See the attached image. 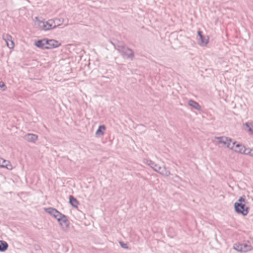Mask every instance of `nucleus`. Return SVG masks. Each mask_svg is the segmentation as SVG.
<instances>
[{
	"instance_id": "obj_1",
	"label": "nucleus",
	"mask_w": 253,
	"mask_h": 253,
	"mask_svg": "<svg viewBox=\"0 0 253 253\" xmlns=\"http://www.w3.org/2000/svg\"><path fill=\"white\" fill-rule=\"evenodd\" d=\"M215 139L217 140L219 143L226 146L227 148L233 150L234 152L240 154L244 153V150H246V147L241 144L237 143L236 141H232L231 138L225 137H215Z\"/></svg>"
},
{
	"instance_id": "obj_2",
	"label": "nucleus",
	"mask_w": 253,
	"mask_h": 253,
	"mask_svg": "<svg viewBox=\"0 0 253 253\" xmlns=\"http://www.w3.org/2000/svg\"><path fill=\"white\" fill-rule=\"evenodd\" d=\"M110 42L124 58L129 59L130 60L133 59L134 55L133 50L127 47L124 42L118 41L116 44L112 42Z\"/></svg>"
},
{
	"instance_id": "obj_3",
	"label": "nucleus",
	"mask_w": 253,
	"mask_h": 253,
	"mask_svg": "<svg viewBox=\"0 0 253 253\" xmlns=\"http://www.w3.org/2000/svg\"><path fill=\"white\" fill-rule=\"evenodd\" d=\"M253 245H251L249 241H247L244 243H236L233 246V249L238 252H247L253 249Z\"/></svg>"
},
{
	"instance_id": "obj_4",
	"label": "nucleus",
	"mask_w": 253,
	"mask_h": 253,
	"mask_svg": "<svg viewBox=\"0 0 253 253\" xmlns=\"http://www.w3.org/2000/svg\"><path fill=\"white\" fill-rule=\"evenodd\" d=\"M235 211L236 213L242 214L245 216L248 214L249 211V208L246 205V204L235 202L234 204Z\"/></svg>"
},
{
	"instance_id": "obj_5",
	"label": "nucleus",
	"mask_w": 253,
	"mask_h": 253,
	"mask_svg": "<svg viewBox=\"0 0 253 253\" xmlns=\"http://www.w3.org/2000/svg\"><path fill=\"white\" fill-rule=\"evenodd\" d=\"M55 215V218L57 220L60 225L63 229H67L69 227V221L65 215L58 211Z\"/></svg>"
},
{
	"instance_id": "obj_6",
	"label": "nucleus",
	"mask_w": 253,
	"mask_h": 253,
	"mask_svg": "<svg viewBox=\"0 0 253 253\" xmlns=\"http://www.w3.org/2000/svg\"><path fill=\"white\" fill-rule=\"evenodd\" d=\"M39 26L45 31L49 30L56 28L55 23L53 19H50L46 22H40Z\"/></svg>"
},
{
	"instance_id": "obj_7",
	"label": "nucleus",
	"mask_w": 253,
	"mask_h": 253,
	"mask_svg": "<svg viewBox=\"0 0 253 253\" xmlns=\"http://www.w3.org/2000/svg\"><path fill=\"white\" fill-rule=\"evenodd\" d=\"M153 169L164 176H168L170 175V171L165 166H160L156 164Z\"/></svg>"
},
{
	"instance_id": "obj_8",
	"label": "nucleus",
	"mask_w": 253,
	"mask_h": 253,
	"mask_svg": "<svg viewBox=\"0 0 253 253\" xmlns=\"http://www.w3.org/2000/svg\"><path fill=\"white\" fill-rule=\"evenodd\" d=\"M45 43L47 49L56 48L60 45V43L58 41L54 40H47L45 39Z\"/></svg>"
},
{
	"instance_id": "obj_9",
	"label": "nucleus",
	"mask_w": 253,
	"mask_h": 253,
	"mask_svg": "<svg viewBox=\"0 0 253 253\" xmlns=\"http://www.w3.org/2000/svg\"><path fill=\"white\" fill-rule=\"evenodd\" d=\"M3 40L6 42L7 46L10 48L12 49L14 47V42L12 40V37L9 35H5L3 36Z\"/></svg>"
},
{
	"instance_id": "obj_10",
	"label": "nucleus",
	"mask_w": 253,
	"mask_h": 253,
	"mask_svg": "<svg viewBox=\"0 0 253 253\" xmlns=\"http://www.w3.org/2000/svg\"><path fill=\"white\" fill-rule=\"evenodd\" d=\"M0 167L5 168L7 169H12V165L9 162L0 158Z\"/></svg>"
},
{
	"instance_id": "obj_11",
	"label": "nucleus",
	"mask_w": 253,
	"mask_h": 253,
	"mask_svg": "<svg viewBox=\"0 0 253 253\" xmlns=\"http://www.w3.org/2000/svg\"><path fill=\"white\" fill-rule=\"evenodd\" d=\"M25 139L28 142H35L38 139V136L33 133H28L25 136Z\"/></svg>"
},
{
	"instance_id": "obj_12",
	"label": "nucleus",
	"mask_w": 253,
	"mask_h": 253,
	"mask_svg": "<svg viewBox=\"0 0 253 253\" xmlns=\"http://www.w3.org/2000/svg\"><path fill=\"white\" fill-rule=\"evenodd\" d=\"M198 35L199 36L201 42L199 43L200 45L205 46L208 43V39L203 36L202 32L200 31H198Z\"/></svg>"
},
{
	"instance_id": "obj_13",
	"label": "nucleus",
	"mask_w": 253,
	"mask_h": 253,
	"mask_svg": "<svg viewBox=\"0 0 253 253\" xmlns=\"http://www.w3.org/2000/svg\"><path fill=\"white\" fill-rule=\"evenodd\" d=\"M45 39H43L42 40H38V41L35 42V45L40 48L42 49H46V46L45 44Z\"/></svg>"
},
{
	"instance_id": "obj_14",
	"label": "nucleus",
	"mask_w": 253,
	"mask_h": 253,
	"mask_svg": "<svg viewBox=\"0 0 253 253\" xmlns=\"http://www.w3.org/2000/svg\"><path fill=\"white\" fill-rule=\"evenodd\" d=\"M106 129V127L104 125H101L98 127V128L95 132V135L97 137L103 136L104 134V131Z\"/></svg>"
},
{
	"instance_id": "obj_15",
	"label": "nucleus",
	"mask_w": 253,
	"mask_h": 253,
	"mask_svg": "<svg viewBox=\"0 0 253 253\" xmlns=\"http://www.w3.org/2000/svg\"><path fill=\"white\" fill-rule=\"evenodd\" d=\"M188 104H189V105L192 107L193 108L196 109L197 110L199 111L201 109V107L200 105H199V104L198 102L195 101L194 100H190L188 101Z\"/></svg>"
},
{
	"instance_id": "obj_16",
	"label": "nucleus",
	"mask_w": 253,
	"mask_h": 253,
	"mask_svg": "<svg viewBox=\"0 0 253 253\" xmlns=\"http://www.w3.org/2000/svg\"><path fill=\"white\" fill-rule=\"evenodd\" d=\"M45 211L52 215L53 217L55 218V215L57 213L58 211H57L56 209L53 208H48L45 209Z\"/></svg>"
},
{
	"instance_id": "obj_17",
	"label": "nucleus",
	"mask_w": 253,
	"mask_h": 253,
	"mask_svg": "<svg viewBox=\"0 0 253 253\" xmlns=\"http://www.w3.org/2000/svg\"><path fill=\"white\" fill-rule=\"evenodd\" d=\"M69 203L73 207L77 208L79 204L77 200L74 198L73 196H70L69 198Z\"/></svg>"
},
{
	"instance_id": "obj_18",
	"label": "nucleus",
	"mask_w": 253,
	"mask_h": 253,
	"mask_svg": "<svg viewBox=\"0 0 253 253\" xmlns=\"http://www.w3.org/2000/svg\"><path fill=\"white\" fill-rule=\"evenodd\" d=\"M8 244L4 241L0 240V252L5 251L8 248Z\"/></svg>"
},
{
	"instance_id": "obj_19",
	"label": "nucleus",
	"mask_w": 253,
	"mask_h": 253,
	"mask_svg": "<svg viewBox=\"0 0 253 253\" xmlns=\"http://www.w3.org/2000/svg\"><path fill=\"white\" fill-rule=\"evenodd\" d=\"M244 153L243 154L247 155L250 156H253V150L249 148H246V150L243 151Z\"/></svg>"
},
{
	"instance_id": "obj_20",
	"label": "nucleus",
	"mask_w": 253,
	"mask_h": 253,
	"mask_svg": "<svg viewBox=\"0 0 253 253\" xmlns=\"http://www.w3.org/2000/svg\"><path fill=\"white\" fill-rule=\"evenodd\" d=\"M144 163L150 166L153 169L154 168V166L156 164L150 160H144Z\"/></svg>"
},
{
	"instance_id": "obj_21",
	"label": "nucleus",
	"mask_w": 253,
	"mask_h": 253,
	"mask_svg": "<svg viewBox=\"0 0 253 253\" xmlns=\"http://www.w3.org/2000/svg\"><path fill=\"white\" fill-rule=\"evenodd\" d=\"M54 23H55L56 28L59 26L61 23L63 22V20H61L60 19L56 18L53 20Z\"/></svg>"
},
{
	"instance_id": "obj_22",
	"label": "nucleus",
	"mask_w": 253,
	"mask_h": 253,
	"mask_svg": "<svg viewBox=\"0 0 253 253\" xmlns=\"http://www.w3.org/2000/svg\"><path fill=\"white\" fill-rule=\"evenodd\" d=\"M246 126L248 128V130L253 133V125L247 123L246 124Z\"/></svg>"
},
{
	"instance_id": "obj_23",
	"label": "nucleus",
	"mask_w": 253,
	"mask_h": 253,
	"mask_svg": "<svg viewBox=\"0 0 253 253\" xmlns=\"http://www.w3.org/2000/svg\"><path fill=\"white\" fill-rule=\"evenodd\" d=\"M237 202L243 203V204H246L247 203V200L245 199V198L244 197H241L238 200Z\"/></svg>"
},
{
	"instance_id": "obj_24",
	"label": "nucleus",
	"mask_w": 253,
	"mask_h": 253,
	"mask_svg": "<svg viewBox=\"0 0 253 253\" xmlns=\"http://www.w3.org/2000/svg\"><path fill=\"white\" fill-rule=\"evenodd\" d=\"M0 87L3 91H4L6 89V85L3 82H0Z\"/></svg>"
},
{
	"instance_id": "obj_25",
	"label": "nucleus",
	"mask_w": 253,
	"mask_h": 253,
	"mask_svg": "<svg viewBox=\"0 0 253 253\" xmlns=\"http://www.w3.org/2000/svg\"><path fill=\"white\" fill-rule=\"evenodd\" d=\"M120 244L121 246L124 249L128 248V247L126 244H124V243L120 242Z\"/></svg>"
}]
</instances>
